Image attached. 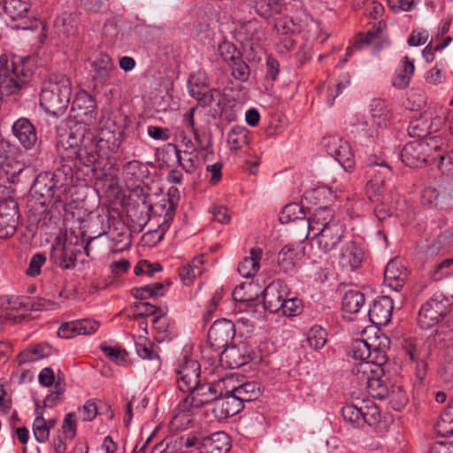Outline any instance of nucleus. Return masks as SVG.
<instances>
[{
  "instance_id": "nucleus-1",
  "label": "nucleus",
  "mask_w": 453,
  "mask_h": 453,
  "mask_svg": "<svg viewBox=\"0 0 453 453\" xmlns=\"http://www.w3.org/2000/svg\"><path fill=\"white\" fill-rule=\"evenodd\" d=\"M34 63L29 57L0 56V89L3 95L13 96L15 100L32 89Z\"/></svg>"
},
{
  "instance_id": "nucleus-2",
  "label": "nucleus",
  "mask_w": 453,
  "mask_h": 453,
  "mask_svg": "<svg viewBox=\"0 0 453 453\" xmlns=\"http://www.w3.org/2000/svg\"><path fill=\"white\" fill-rule=\"evenodd\" d=\"M345 228L334 211L327 206L316 208L308 219V235H311L313 243L319 250L327 253L342 241Z\"/></svg>"
},
{
  "instance_id": "nucleus-3",
  "label": "nucleus",
  "mask_w": 453,
  "mask_h": 453,
  "mask_svg": "<svg viewBox=\"0 0 453 453\" xmlns=\"http://www.w3.org/2000/svg\"><path fill=\"white\" fill-rule=\"evenodd\" d=\"M72 96V82L64 74H51L43 82L40 93V105L49 115H63Z\"/></svg>"
},
{
  "instance_id": "nucleus-4",
  "label": "nucleus",
  "mask_w": 453,
  "mask_h": 453,
  "mask_svg": "<svg viewBox=\"0 0 453 453\" xmlns=\"http://www.w3.org/2000/svg\"><path fill=\"white\" fill-rule=\"evenodd\" d=\"M352 373L360 389H366L372 397L384 399L388 395V388L382 380L383 365L357 363Z\"/></svg>"
},
{
  "instance_id": "nucleus-5",
  "label": "nucleus",
  "mask_w": 453,
  "mask_h": 453,
  "mask_svg": "<svg viewBox=\"0 0 453 453\" xmlns=\"http://www.w3.org/2000/svg\"><path fill=\"white\" fill-rule=\"evenodd\" d=\"M442 143V140L439 136H432L426 141H411L406 143L402 150V161L410 167H419L431 164L435 159L432 151L439 150Z\"/></svg>"
},
{
  "instance_id": "nucleus-6",
  "label": "nucleus",
  "mask_w": 453,
  "mask_h": 453,
  "mask_svg": "<svg viewBox=\"0 0 453 453\" xmlns=\"http://www.w3.org/2000/svg\"><path fill=\"white\" fill-rule=\"evenodd\" d=\"M389 340L386 336L377 338L372 342L364 339H356L351 343V352L358 363H369L374 365H384L388 361L386 348Z\"/></svg>"
},
{
  "instance_id": "nucleus-7",
  "label": "nucleus",
  "mask_w": 453,
  "mask_h": 453,
  "mask_svg": "<svg viewBox=\"0 0 453 453\" xmlns=\"http://www.w3.org/2000/svg\"><path fill=\"white\" fill-rule=\"evenodd\" d=\"M371 125L367 121L356 126V132L360 140L364 139L366 145L373 142L378 134V128L386 127L391 118L388 104L382 99H373L370 104Z\"/></svg>"
},
{
  "instance_id": "nucleus-8",
  "label": "nucleus",
  "mask_w": 453,
  "mask_h": 453,
  "mask_svg": "<svg viewBox=\"0 0 453 453\" xmlns=\"http://www.w3.org/2000/svg\"><path fill=\"white\" fill-rule=\"evenodd\" d=\"M225 378H222L213 383L199 382L196 389L190 395H188L179 404L182 411H189L190 407L199 408L204 404L214 403L216 404L218 398L225 390Z\"/></svg>"
},
{
  "instance_id": "nucleus-9",
  "label": "nucleus",
  "mask_w": 453,
  "mask_h": 453,
  "mask_svg": "<svg viewBox=\"0 0 453 453\" xmlns=\"http://www.w3.org/2000/svg\"><path fill=\"white\" fill-rule=\"evenodd\" d=\"M288 296L287 286L280 281H273L263 292V304H257L258 310L253 311L250 307L248 310L251 316L259 319L263 317V313L267 310L271 313L279 312L283 305V300Z\"/></svg>"
},
{
  "instance_id": "nucleus-10",
  "label": "nucleus",
  "mask_w": 453,
  "mask_h": 453,
  "mask_svg": "<svg viewBox=\"0 0 453 453\" xmlns=\"http://www.w3.org/2000/svg\"><path fill=\"white\" fill-rule=\"evenodd\" d=\"M449 299L442 294L434 295L419 310L418 322L422 328L436 325L449 311Z\"/></svg>"
},
{
  "instance_id": "nucleus-11",
  "label": "nucleus",
  "mask_w": 453,
  "mask_h": 453,
  "mask_svg": "<svg viewBox=\"0 0 453 453\" xmlns=\"http://www.w3.org/2000/svg\"><path fill=\"white\" fill-rule=\"evenodd\" d=\"M175 372L178 389L190 395L201 381L200 364L197 360L184 356Z\"/></svg>"
},
{
  "instance_id": "nucleus-12",
  "label": "nucleus",
  "mask_w": 453,
  "mask_h": 453,
  "mask_svg": "<svg viewBox=\"0 0 453 453\" xmlns=\"http://www.w3.org/2000/svg\"><path fill=\"white\" fill-rule=\"evenodd\" d=\"M370 166L371 179L367 183V192L373 196H385L390 188V178L392 175L391 168L384 161H377L370 158L367 162Z\"/></svg>"
},
{
  "instance_id": "nucleus-13",
  "label": "nucleus",
  "mask_w": 453,
  "mask_h": 453,
  "mask_svg": "<svg viewBox=\"0 0 453 453\" xmlns=\"http://www.w3.org/2000/svg\"><path fill=\"white\" fill-rule=\"evenodd\" d=\"M323 145L328 155L334 157L345 171L350 172L355 166V157L347 141L338 136L323 139Z\"/></svg>"
},
{
  "instance_id": "nucleus-14",
  "label": "nucleus",
  "mask_w": 453,
  "mask_h": 453,
  "mask_svg": "<svg viewBox=\"0 0 453 453\" xmlns=\"http://www.w3.org/2000/svg\"><path fill=\"white\" fill-rule=\"evenodd\" d=\"M235 334V326L229 319L216 320L208 331L211 347L218 353L227 347Z\"/></svg>"
},
{
  "instance_id": "nucleus-15",
  "label": "nucleus",
  "mask_w": 453,
  "mask_h": 453,
  "mask_svg": "<svg viewBox=\"0 0 453 453\" xmlns=\"http://www.w3.org/2000/svg\"><path fill=\"white\" fill-rule=\"evenodd\" d=\"M188 88L189 95L204 105L211 104L214 101V96L219 95V91L217 89H209L208 77L202 71H197L189 76Z\"/></svg>"
},
{
  "instance_id": "nucleus-16",
  "label": "nucleus",
  "mask_w": 453,
  "mask_h": 453,
  "mask_svg": "<svg viewBox=\"0 0 453 453\" xmlns=\"http://www.w3.org/2000/svg\"><path fill=\"white\" fill-rule=\"evenodd\" d=\"M230 449L231 439L225 432L197 436V453H227Z\"/></svg>"
},
{
  "instance_id": "nucleus-17",
  "label": "nucleus",
  "mask_w": 453,
  "mask_h": 453,
  "mask_svg": "<svg viewBox=\"0 0 453 453\" xmlns=\"http://www.w3.org/2000/svg\"><path fill=\"white\" fill-rule=\"evenodd\" d=\"M225 391L226 393L234 392L243 405L246 402L256 400L260 395V389L255 381L239 384L234 375L225 377Z\"/></svg>"
},
{
  "instance_id": "nucleus-18",
  "label": "nucleus",
  "mask_w": 453,
  "mask_h": 453,
  "mask_svg": "<svg viewBox=\"0 0 453 453\" xmlns=\"http://www.w3.org/2000/svg\"><path fill=\"white\" fill-rule=\"evenodd\" d=\"M98 159V144L91 136H88L66 161L73 162L74 166H90Z\"/></svg>"
},
{
  "instance_id": "nucleus-19",
  "label": "nucleus",
  "mask_w": 453,
  "mask_h": 453,
  "mask_svg": "<svg viewBox=\"0 0 453 453\" xmlns=\"http://www.w3.org/2000/svg\"><path fill=\"white\" fill-rule=\"evenodd\" d=\"M12 130L24 149H37L39 144L37 132L29 119L19 118L13 123Z\"/></svg>"
},
{
  "instance_id": "nucleus-20",
  "label": "nucleus",
  "mask_w": 453,
  "mask_h": 453,
  "mask_svg": "<svg viewBox=\"0 0 453 453\" xmlns=\"http://www.w3.org/2000/svg\"><path fill=\"white\" fill-rule=\"evenodd\" d=\"M407 278L408 270L401 260L394 258L387 264L384 271V283L388 288L396 292L400 291Z\"/></svg>"
},
{
  "instance_id": "nucleus-21",
  "label": "nucleus",
  "mask_w": 453,
  "mask_h": 453,
  "mask_svg": "<svg viewBox=\"0 0 453 453\" xmlns=\"http://www.w3.org/2000/svg\"><path fill=\"white\" fill-rule=\"evenodd\" d=\"M365 258L364 250L354 242L345 243L338 256L339 265L347 271L357 270Z\"/></svg>"
},
{
  "instance_id": "nucleus-22",
  "label": "nucleus",
  "mask_w": 453,
  "mask_h": 453,
  "mask_svg": "<svg viewBox=\"0 0 453 453\" xmlns=\"http://www.w3.org/2000/svg\"><path fill=\"white\" fill-rule=\"evenodd\" d=\"M394 310L393 300L389 296H380L374 300L368 310L369 319L378 326H386L391 319Z\"/></svg>"
},
{
  "instance_id": "nucleus-23",
  "label": "nucleus",
  "mask_w": 453,
  "mask_h": 453,
  "mask_svg": "<svg viewBox=\"0 0 453 453\" xmlns=\"http://www.w3.org/2000/svg\"><path fill=\"white\" fill-rule=\"evenodd\" d=\"M221 361L226 363L231 368H238L250 362L251 359L250 352L244 343L238 345L227 346L219 352Z\"/></svg>"
},
{
  "instance_id": "nucleus-24",
  "label": "nucleus",
  "mask_w": 453,
  "mask_h": 453,
  "mask_svg": "<svg viewBox=\"0 0 453 453\" xmlns=\"http://www.w3.org/2000/svg\"><path fill=\"white\" fill-rule=\"evenodd\" d=\"M243 407L244 405L234 392L226 393L225 390H222V395L218 398L214 411L218 412L217 416L226 418L236 415Z\"/></svg>"
},
{
  "instance_id": "nucleus-25",
  "label": "nucleus",
  "mask_w": 453,
  "mask_h": 453,
  "mask_svg": "<svg viewBox=\"0 0 453 453\" xmlns=\"http://www.w3.org/2000/svg\"><path fill=\"white\" fill-rule=\"evenodd\" d=\"M165 453H197V435H174L168 439Z\"/></svg>"
},
{
  "instance_id": "nucleus-26",
  "label": "nucleus",
  "mask_w": 453,
  "mask_h": 453,
  "mask_svg": "<svg viewBox=\"0 0 453 453\" xmlns=\"http://www.w3.org/2000/svg\"><path fill=\"white\" fill-rule=\"evenodd\" d=\"M91 66L95 73L93 79L100 85H104L112 75L115 65L111 58L105 54L100 53L92 62Z\"/></svg>"
},
{
  "instance_id": "nucleus-27",
  "label": "nucleus",
  "mask_w": 453,
  "mask_h": 453,
  "mask_svg": "<svg viewBox=\"0 0 453 453\" xmlns=\"http://www.w3.org/2000/svg\"><path fill=\"white\" fill-rule=\"evenodd\" d=\"M422 202L441 211L453 209V194L440 193L435 188H426L422 193Z\"/></svg>"
},
{
  "instance_id": "nucleus-28",
  "label": "nucleus",
  "mask_w": 453,
  "mask_h": 453,
  "mask_svg": "<svg viewBox=\"0 0 453 453\" xmlns=\"http://www.w3.org/2000/svg\"><path fill=\"white\" fill-rule=\"evenodd\" d=\"M263 250L259 247L250 249V255L246 256L238 265V272L243 278L255 276L260 269V261Z\"/></svg>"
},
{
  "instance_id": "nucleus-29",
  "label": "nucleus",
  "mask_w": 453,
  "mask_h": 453,
  "mask_svg": "<svg viewBox=\"0 0 453 453\" xmlns=\"http://www.w3.org/2000/svg\"><path fill=\"white\" fill-rule=\"evenodd\" d=\"M88 136L83 132L70 131L67 136H61L58 145V152L63 160H67L71 155L75 153V150L81 144Z\"/></svg>"
},
{
  "instance_id": "nucleus-30",
  "label": "nucleus",
  "mask_w": 453,
  "mask_h": 453,
  "mask_svg": "<svg viewBox=\"0 0 453 453\" xmlns=\"http://www.w3.org/2000/svg\"><path fill=\"white\" fill-rule=\"evenodd\" d=\"M365 302V296L360 291L355 289L347 291L342 297V303L344 317L350 320L351 318L347 317L346 314L352 315L357 313L364 306Z\"/></svg>"
},
{
  "instance_id": "nucleus-31",
  "label": "nucleus",
  "mask_w": 453,
  "mask_h": 453,
  "mask_svg": "<svg viewBox=\"0 0 453 453\" xmlns=\"http://www.w3.org/2000/svg\"><path fill=\"white\" fill-rule=\"evenodd\" d=\"M414 70V62L410 60L407 56L404 57L402 65L395 71L392 81L393 86L399 89L406 88L410 85Z\"/></svg>"
},
{
  "instance_id": "nucleus-32",
  "label": "nucleus",
  "mask_w": 453,
  "mask_h": 453,
  "mask_svg": "<svg viewBox=\"0 0 453 453\" xmlns=\"http://www.w3.org/2000/svg\"><path fill=\"white\" fill-rule=\"evenodd\" d=\"M73 110L79 109L83 111V116L88 119L96 118V103L94 97L86 91L79 92L72 104Z\"/></svg>"
},
{
  "instance_id": "nucleus-33",
  "label": "nucleus",
  "mask_w": 453,
  "mask_h": 453,
  "mask_svg": "<svg viewBox=\"0 0 453 453\" xmlns=\"http://www.w3.org/2000/svg\"><path fill=\"white\" fill-rule=\"evenodd\" d=\"M123 142L121 131L102 128L98 134L97 144L100 147L106 146L111 152H116Z\"/></svg>"
},
{
  "instance_id": "nucleus-34",
  "label": "nucleus",
  "mask_w": 453,
  "mask_h": 453,
  "mask_svg": "<svg viewBox=\"0 0 453 453\" xmlns=\"http://www.w3.org/2000/svg\"><path fill=\"white\" fill-rule=\"evenodd\" d=\"M298 252L294 245H287L278 255V265L282 272L290 273L295 271Z\"/></svg>"
},
{
  "instance_id": "nucleus-35",
  "label": "nucleus",
  "mask_w": 453,
  "mask_h": 453,
  "mask_svg": "<svg viewBox=\"0 0 453 453\" xmlns=\"http://www.w3.org/2000/svg\"><path fill=\"white\" fill-rule=\"evenodd\" d=\"M30 9L28 0H4V12L12 19H23Z\"/></svg>"
},
{
  "instance_id": "nucleus-36",
  "label": "nucleus",
  "mask_w": 453,
  "mask_h": 453,
  "mask_svg": "<svg viewBox=\"0 0 453 453\" xmlns=\"http://www.w3.org/2000/svg\"><path fill=\"white\" fill-rule=\"evenodd\" d=\"M54 188L55 183L53 182V179L50 178L47 174H40L37 176L32 185L34 193L45 199L53 197Z\"/></svg>"
},
{
  "instance_id": "nucleus-37",
  "label": "nucleus",
  "mask_w": 453,
  "mask_h": 453,
  "mask_svg": "<svg viewBox=\"0 0 453 453\" xmlns=\"http://www.w3.org/2000/svg\"><path fill=\"white\" fill-rule=\"evenodd\" d=\"M435 430L441 437H449L453 434V400L441 413L435 425Z\"/></svg>"
},
{
  "instance_id": "nucleus-38",
  "label": "nucleus",
  "mask_w": 453,
  "mask_h": 453,
  "mask_svg": "<svg viewBox=\"0 0 453 453\" xmlns=\"http://www.w3.org/2000/svg\"><path fill=\"white\" fill-rule=\"evenodd\" d=\"M51 352V347L47 343H40L27 348L20 354V362H35L41 358L48 357Z\"/></svg>"
},
{
  "instance_id": "nucleus-39",
  "label": "nucleus",
  "mask_w": 453,
  "mask_h": 453,
  "mask_svg": "<svg viewBox=\"0 0 453 453\" xmlns=\"http://www.w3.org/2000/svg\"><path fill=\"white\" fill-rule=\"evenodd\" d=\"M135 349L141 358L149 360L151 363L152 372H156L160 368V357L157 353L153 350L150 342H135Z\"/></svg>"
},
{
  "instance_id": "nucleus-40",
  "label": "nucleus",
  "mask_w": 453,
  "mask_h": 453,
  "mask_svg": "<svg viewBox=\"0 0 453 453\" xmlns=\"http://www.w3.org/2000/svg\"><path fill=\"white\" fill-rule=\"evenodd\" d=\"M362 406L349 404L342 408V416L353 428L362 427Z\"/></svg>"
},
{
  "instance_id": "nucleus-41",
  "label": "nucleus",
  "mask_w": 453,
  "mask_h": 453,
  "mask_svg": "<svg viewBox=\"0 0 453 453\" xmlns=\"http://www.w3.org/2000/svg\"><path fill=\"white\" fill-rule=\"evenodd\" d=\"M305 217L303 207L298 203L287 204L280 211V221L288 224L296 219H302Z\"/></svg>"
},
{
  "instance_id": "nucleus-42",
  "label": "nucleus",
  "mask_w": 453,
  "mask_h": 453,
  "mask_svg": "<svg viewBox=\"0 0 453 453\" xmlns=\"http://www.w3.org/2000/svg\"><path fill=\"white\" fill-rule=\"evenodd\" d=\"M326 331L320 326L315 325L307 333V342L314 349H322L326 342Z\"/></svg>"
},
{
  "instance_id": "nucleus-43",
  "label": "nucleus",
  "mask_w": 453,
  "mask_h": 453,
  "mask_svg": "<svg viewBox=\"0 0 453 453\" xmlns=\"http://www.w3.org/2000/svg\"><path fill=\"white\" fill-rule=\"evenodd\" d=\"M227 142L231 150H238L249 142L248 131L240 127L232 128L228 134Z\"/></svg>"
},
{
  "instance_id": "nucleus-44",
  "label": "nucleus",
  "mask_w": 453,
  "mask_h": 453,
  "mask_svg": "<svg viewBox=\"0 0 453 453\" xmlns=\"http://www.w3.org/2000/svg\"><path fill=\"white\" fill-rule=\"evenodd\" d=\"M54 27L58 29L59 34H63L64 35H73L75 32L73 14L63 12L55 19Z\"/></svg>"
},
{
  "instance_id": "nucleus-45",
  "label": "nucleus",
  "mask_w": 453,
  "mask_h": 453,
  "mask_svg": "<svg viewBox=\"0 0 453 453\" xmlns=\"http://www.w3.org/2000/svg\"><path fill=\"white\" fill-rule=\"evenodd\" d=\"M124 172L134 180H142L148 172L147 167L139 160H132L124 165Z\"/></svg>"
},
{
  "instance_id": "nucleus-46",
  "label": "nucleus",
  "mask_w": 453,
  "mask_h": 453,
  "mask_svg": "<svg viewBox=\"0 0 453 453\" xmlns=\"http://www.w3.org/2000/svg\"><path fill=\"white\" fill-rule=\"evenodd\" d=\"M303 311L302 300L297 297H287L283 300L282 308L280 311L286 317H294L300 314Z\"/></svg>"
},
{
  "instance_id": "nucleus-47",
  "label": "nucleus",
  "mask_w": 453,
  "mask_h": 453,
  "mask_svg": "<svg viewBox=\"0 0 453 453\" xmlns=\"http://www.w3.org/2000/svg\"><path fill=\"white\" fill-rule=\"evenodd\" d=\"M362 426L366 424L370 426L378 424L380 420V411L375 404L362 405Z\"/></svg>"
},
{
  "instance_id": "nucleus-48",
  "label": "nucleus",
  "mask_w": 453,
  "mask_h": 453,
  "mask_svg": "<svg viewBox=\"0 0 453 453\" xmlns=\"http://www.w3.org/2000/svg\"><path fill=\"white\" fill-rule=\"evenodd\" d=\"M385 27L383 22L379 21L373 29H370L366 35L357 42L356 47H360L362 44H377L381 41Z\"/></svg>"
},
{
  "instance_id": "nucleus-49",
  "label": "nucleus",
  "mask_w": 453,
  "mask_h": 453,
  "mask_svg": "<svg viewBox=\"0 0 453 453\" xmlns=\"http://www.w3.org/2000/svg\"><path fill=\"white\" fill-rule=\"evenodd\" d=\"M33 434L39 443H43L50 437V430L43 417L35 418L33 423Z\"/></svg>"
},
{
  "instance_id": "nucleus-50",
  "label": "nucleus",
  "mask_w": 453,
  "mask_h": 453,
  "mask_svg": "<svg viewBox=\"0 0 453 453\" xmlns=\"http://www.w3.org/2000/svg\"><path fill=\"white\" fill-rule=\"evenodd\" d=\"M219 52L221 58L228 65H231L235 60L242 56L241 52L236 49V47L228 42H224L219 46Z\"/></svg>"
},
{
  "instance_id": "nucleus-51",
  "label": "nucleus",
  "mask_w": 453,
  "mask_h": 453,
  "mask_svg": "<svg viewBox=\"0 0 453 453\" xmlns=\"http://www.w3.org/2000/svg\"><path fill=\"white\" fill-rule=\"evenodd\" d=\"M17 219L0 216V238L8 239L17 231Z\"/></svg>"
},
{
  "instance_id": "nucleus-52",
  "label": "nucleus",
  "mask_w": 453,
  "mask_h": 453,
  "mask_svg": "<svg viewBox=\"0 0 453 453\" xmlns=\"http://www.w3.org/2000/svg\"><path fill=\"white\" fill-rule=\"evenodd\" d=\"M229 65L232 68V74L236 80L241 81H245L248 80L250 76V67L242 60V56L238 58V60H235Z\"/></svg>"
},
{
  "instance_id": "nucleus-53",
  "label": "nucleus",
  "mask_w": 453,
  "mask_h": 453,
  "mask_svg": "<svg viewBox=\"0 0 453 453\" xmlns=\"http://www.w3.org/2000/svg\"><path fill=\"white\" fill-rule=\"evenodd\" d=\"M258 34V22L255 19L249 20L242 24L239 30V36L242 37L245 41H251L257 38Z\"/></svg>"
},
{
  "instance_id": "nucleus-54",
  "label": "nucleus",
  "mask_w": 453,
  "mask_h": 453,
  "mask_svg": "<svg viewBox=\"0 0 453 453\" xmlns=\"http://www.w3.org/2000/svg\"><path fill=\"white\" fill-rule=\"evenodd\" d=\"M18 213L19 206L13 198L8 197L0 201V216L18 219Z\"/></svg>"
},
{
  "instance_id": "nucleus-55",
  "label": "nucleus",
  "mask_w": 453,
  "mask_h": 453,
  "mask_svg": "<svg viewBox=\"0 0 453 453\" xmlns=\"http://www.w3.org/2000/svg\"><path fill=\"white\" fill-rule=\"evenodd\" d=\"M59 305L50 300L42 297L30 298L28 311H53L57 310Z\"/></svg>"
},
{
  "instance_id": "nucleus-56",
  "label": "nucleus",
  "mask_w": 453,
  "mask_h": 453,
  "mask_svg": "<svg viewBox=\"0 0 453 453\" xmlns=\"http://www.w3.org/2000/svg\"><path fill=\"white\" fill-rule=\"evenodd\" d=\"M152 326L155 332L158 334H169L173 331V324L170 322L165 315H159L153 319Z\"/></svg>"
},
{
  "instance_id": "nucleus-57",
  "label": "nucleus",
  "mask_w": 453,
  "mask_h": 453,
  "mask_svg": "<svg viewBox=\"0 0 453 453\" xmlns=\"http://www.w3.org/2000/svg\"><path fill=\"white\" fill-rule=\"evenodd\" d=\"M46 262L45 255L42 253L35 254L29 262L26 273L30 277H35L40 274L42 266Z\"/></svg>"
},
{
  "instance_id": "nucleus-58",
  "label": "nucleus",
  "mask_w": 453,
  "mask_h": 453,
  "mask_svg": "<svg viewBox=\"0 0 453 453\" xmlns=\"http://www.w3.org/2000/svg\"><path fill=\"white\" fill-rule=\"evenodd\" d=\"M451 41L452 38L450 36H446L442 42H436L434 45H432V42H430L426 46L423 50V57L426 62H432L434 60V52L444 49Z\"/></svg>"
},
{
  "instance_id": "nucleus-59",
  "label": "nucleus",
  "mask_w": 453,
  "mask_h": 453,
  "mask_svg": "<svg viewBox=\"0 0 453 453\" xmlns=\"http://www.w3.org/2000/svg\"><path fill=\"white\" fill-rule=\"evenodd\" d=\"M134 307L136 311V313L134 315V319L156 314L157 311L155 305L147 302H137Z\"/></svg>"
},
{
  "instance_id": "nucleus-60",
  "label": "nucleus",
  "mask_w": 453,
  "mask_h": 453,
  "mask_svg": "<svg viewBox=\"0 0 453 453\" xmlns=\"http://www.w3.org/2000/svg\"><path fill=\"white\" fill-rule=\"evenodd\" d=\"M193 152L188 150L183 151L185 158L183 164H181V168L188 173H194L199 166V159Z\"/></svg>"
},
{
  "instance_id": "nucleus-61",
  "label": "nucleus",
  "mask_w": 453,
  "mask_h": 453,
  "mask_svg": "<svg viewBox=\"0 0 453 453\" xmlns=\"http://www.w3.org/2000/svg\"><path fill=\"white\" fill-rule=\"evenodd\" d=\"M79 335H88L94 334L99 328L100 324L93 319L77 320Z\"/></svg>"
},
{
  "instance_id": "nucleus-62",
  "label": "nucleus",
  "mask_w": 453,
  "mask_h": 453,
  "mask_svg": "<svg viewBox=\"0 0 453 453\" xmlns=\"http://www.w3.org/2000/svg\"><path fill=\"white\" fill-rule=\"evenodd\" d=\"M62 430L65 436L70 440L76 435V421L73 413H67L63 420Z\"/></svg>"
},
{
  "instance_id": "nucleus-63",
  "label": "nucleus",
  "mask_w": 453,
  "mask_h": 453,
  "mask_svg": "<svg viewBox=\"0 0 453 453\" xmlns=\"http://www.w3.org/2000/svg\"><path fill=\"white\" fill-rule=\"evenodd\" d=\"M58 335L65 339L79 335L77 320L63 323L58 330Z\"/></svg>"
},
{
  "instance_id": "nucleus-64",
  "label": "nucleus",
  "mask_w": 453,
  "mask_h": 453,
  "mask_svg": "<svg viewBox=\"0 0 453 453\" xmlns=\"http://www.w3.org/2000/svg\"><path fill=\"white\" fill-rule=\"evenodd\" d=\"M453 245V229L447 230L438 235L434 246L436 250H443Z\"/></svg>"
}]
</instances>
